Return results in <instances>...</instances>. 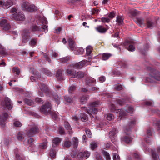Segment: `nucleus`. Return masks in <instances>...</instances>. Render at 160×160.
Wrapping results in <instances>:
<instances>
[{
  "instance_id": "f257e3e1",
  "label": "nucleus",
  "mask_w": 160,
  "mask_h": 160,
  "mask_svg": "<svg viewBox=\"0 0 160 160\" xmlns=\"http://www.w3.org/2000/svg\"><path fill=\"white\" fill-rule=\"evenodd\" d=\"M135 122L136 121L134 120L131 121L127 126L124 128L125 132L128 135L122 137L121 140L126 143H129L132 141V138L128 135V134L131 131V128L135 125Z\"/></svg>"
},
{
  "instance_id": "f03ea898",
  "label": "nucleus",
  "mask_w": 160,
  "mask_h": 160,
  "mask_svg": "<svg viewBox=\"0 0 160 160\" xmlns=\"http://www.w3.org/2000/svg\"><path fill=\"white\" fill-rule=\"evenodd\" d=\"M147 69L151 72L150 78H146V80L147 82H155L154 80L160 81V72L157 71L154 68L150 67H147Z\"/></svg>"
},
{
  "instance_id": "7ed1b4c3",
  "label": "nucleus",
  "mask_w": 160,
  "mask_h": 160,
  "mask_svg": "<svg viewBox=\"0 0 160 160\" xmlns=\"http://www.w3.org/2000/svg\"><path fill=\"white\" fill-rule=\"evenodd\" d=\"M99 103L98 101H95L92 102L90 105V107L89 109H87L86 108L82 107L85 110H87V112L91 115L92 117L93 116L92 114H96L98 112L97 107L99 105Z\"/></svg>"
},
{
  "instance_id": "20e7f679",
  "label": "nucleus",
  "mask_w": 160,
  "mask_h": 160,
  "mask_svg": "<svg viewBox=\"0 0 160 160\" xmlns=\"http://www.w3.org/2000/svg\"><path fill=\"white\" fill-rule=\"evenodd\" d=\"M11 116V114L6 111L2 112V114L0 115V125L2 128L5 127L6 122Z\"/></svg>"
},
{
  "instance_id": "39448f33",
  "label": "nucleus",
  "mask_w": 160,
  "mask_h": 160,
  "mask_svg": "<svg viewBox=\"0 0 160 160\" xmlns=\"http://www.w3.org/2000/svg\"><path fill=\"white\" fill-rule=\"evenodd\" d=\"M51 107L52 105L51 103L48 101L47 102L40 108V112L42 113L48 115L52 110Z\"/></svg>"
},
{
  "instance_id": "423d86ee",
  "label": "nucleus",
  "mask_w": 160,
  "mask_h": 160,
  "mask_svg": "<svg viewBox=\"0 0 160 160\" xmlns=\"http://www.w3.org/2000/svg\"><path fill=\"white\" fill-rule=\"evenodd\" d=\"M21 35L22 43L23 44L27 43L28 40L30 37V33L29 30L26 29L23 30L22 31Z\"/></svg>"
},
{
  "instance_id": "0eeeda50",
  "label": "nucleus",
  "mask_w": 160,
  "mask_h": 160,
  "mask_svg": "<svg viewBox=\"0 0 160 160\" xmlns=\"http://www.w3.org/2000/svg\"><path fill=\"white\" fill-rule=\"evenodd\" d=\"M111 110L112 112H114L115 110L116 112L118 115V119L119 120H121L125 116L127 115V113L126 112L123 110L122 109H118L117 110L115 109V106L114 104L111 105Z\"/></svg>"
},
{
  "instance_id": "6e6552de",
  "label": "nucleus",
  "mask_w": 160,
  "mask_h": 160,
  "mask_svg": "<svg viewBox=\"0 0 160 160\" xmlns=\"http://www.w3.org/2000/svg\"><path fill=\"white\" fill-rule=\"evenodd\" d=\"M39 130L38 127L36 125L31 127L30 128L27 130V134L29 137H33L35 135L39 132Z\"/></svg>"
},
{
  "instance_id": "1a4fd4ad",
  "label": "nucleus",
  "mask_w": 160,
  "mask_h": 160,
  "mask_svg": "<svg viewBox=\"0 0 160 160\" xmlns=\"http://www.w3.org/2000/svg\"><path fill=\"white\" fill-rule=\"evenodd\" d=\"M1 105L3 108H6L9 110L11 109L13 106L11 100L7 97L5 98L4 101L1 102Z\"/></svg>"
},
{
  "instance_id": "9d476101",
  "label": "nucleus",
  "mask_w": 160,
  "mask_h": 160,
  "mask_svg": "<svg viewBox=\"0 0 160 160\" xmlns=\"http://www.w3.org/2000/svg\"><path fill=\"white\" fill-rule=\"evenodd\" d=\"M12 17L17 21H22L25 19V16L21 12H16L13 14Z\"/></svg>"
},
{
  "instance_id": "9b49d317",
  "label": "nucleus",
  "mask_w": 160,
  "mask_h": 160,
  "mask_svg": "<svg viewBox=\"0 0 160 160\" xmlns=\"http://www.w3.org/2000/svg\"><path fill=\"white\" fill-rule=\"evenodd\" d=\"M133 42L131 41L126 40L123 43V45L125 46H128L126 47V48L128 51L131 52L134 51L135 48L133 45Z\"/></svg>"
},
{
  "instance_id": "f8f14e48",
  "label": "nucleus",
  "mask_w": 160,
  "mask_h": 160,
  "mask_svg": "<svg viewBox=\"0 0 160 160\" xmlns=\"http://www.w3.org/2000/svg\"><path fill=\"white\" fill-rule=\"evenodd\" d=\"M145 24L147 28L152 29L156 26L157 22L153 21L151 19L148 18L146 19Z\"/></svg>"
},
{
  "instance_id": "ddd939ff",
  "label": "nucleus",
  "mask_w": 160,
  "mask_h": 160,
  "mask_svg": "<svg viewBox=\"0 0 160 160\" xmlns=\"http://www.w3.org/2000/svg\"><path fill=\"white\" fill-rule=\"evenodd\" d=\"M38 86L40 87L41 89H42L44 92L47 96L51 94V92L48 88L43 83H41L38 84Z\"/></svg>"
},
{
  "instance_id": "4468645a",
  "label": "nucleus",
  "mask_w": 160,
  "mask_h": 160,
  "mask_svg": "<svg viewBox=\"0 0 160 160\" xmlns=\"http://www.w3.org/2000/svg\"><path fill=\"white\" fill-rule=\"evenodd\" d=\"M0 26L3 28L5 30H8L11 28V26L8 21L6 19H2L0 22Z\"/></svg>"
},
{
  "instance_id": "2eb2a0df",
  "label": "nucleus",
  "mask_w": 160,
  "mask_h": 160,
  "mask_svg": "<svg viewBox=\"0 0 160 160\" xmlns=\"http://www.w3.org/2000/svg\"><path fill=\"white\" fill-rule=\"evenodd\" d=\"M90 155V153L88 151H84L79 152L77 156L79 160H82L83 158H87Z\"/></svg>"
},
{
  "instance_id": "dca6fc26",
  "label": "nucleus",
  "mask_w": 160,
  "mask_h": 160,
  "mask_svg": "<svg viewBox=\"0 0 160 160\" xmlns=\"http://www.w3.org/2000/svg\"><path fill=\"white\" fill-rule=\"evenodd\" d=\"M68 4L76 6L83 5L82 0H68Z\"/></svg>"
},
{
  "instance_id": "f3484780",
  "label": "nucleus",
  "mask_w": 160,
  "mask_h": 160,
  "mask_svg": "<svg viewBox=\"0 0 160 160\" xmlns=\"http://www.w3.org/2000/svg\"><path fill=\"white\" fill-rule=\"evenodd\" d=\"M96 80L93 78L90 77H87L85 80V84L87 85L90 87L93 84L96 83Z\"/></svg>"
},
{
  "instance_id": "a211bd4d",
  "label": "nucleus",
  "mask_w": 160,
  "mask_h": 160,
  "mask_svg": "<svg viewBox=\"0 0 160 160\" xmlns=\"http://www.w3.org/2000/svg\"><path fill=\"white\" fill-rule=\"evenodd\" d=\"M63 69H58L56 72L55 76L57 80L58 81H61L63 80L62 72Z\"/></svg>"
},
{
  "instance_id": "6ab92c4d",
  "label": "nucleus",
  "mask_w": 160,
  "mask_h": 160,
  "mask_svg": "<svg viewBox=\"0 0 160 160\" xmlns=\"http://www.w3.org/2000/svg\"><path fill=\"white\" fill-rule=\"evenodd\" d=\"M67 74L70 76H72L73 78H75L76 76V71L74 70V69L72 68H69L67 69L66 71Z\"/></svg>"
},
{
  "instance_id": "aec40b11",
  "label": "nucleus",
  "mask_w": 160,
  "mask_h": 160,
  "mask_svg": "<svg viewBox=\"0 0 160 160\" xmlns=\"http://www.w3.org/2000/svg\"><path fill=\"white\" fill-rule=\"evenodd\" d=\"M136 22L142 28H143L146 26V24L144 22V19L142 18H138L136 19Z\"/></svg>"
},
{
  "instance_id": "412c9836",
  "label": "nucleus",
  "mask_w": 160,
  "mask_h": 160,
  "mask_svg": "<svg viewBox=\"0 0 160 160\" xmlns=\"http://www.w3.org/2000/svg\"><path fill=\"white\" fill-rule=\"evenodd\" d=\"M86 62L88 63V61L87 60H83L75 64V66L77 68H80L86 64Z\"/></svg>"
},
{
  "instance_id": "4be33fe9",
  "label": "nucleus",
  "mask_w": 160,
  "mask_h": 160,
  "mask_svg": "<svg viewBox=\"0 0 160 160\" xmlns=\"http://www.w3.org/2000/svg\"><path fill=\"white\" fill-rule=\"evenodd\" d=\"M95 29L97 31L101 33H105L107 30V29L104 28L102 25L98 26L95 28Z\"/></svg>"
},
{
  "instance_id": "5701e85b",
  "label": "nucleus",
  "mask_w": 160,
  "mask_h": 160,
  "mask_svg": "<svg viewBox=\"0 0 160 160\" xmlns=\"http://www.w3.org/2000/svg\"><path fill=\"white\" fill-rule=\"evenodd\" d=\"M138 13V12L136 9L130 10L128 13V15L131 17L137 16Z\"/></svg>"
},
{
  "instance_id": "b1692460",
  "label": "nucleus",
  "mask_w": 160,
  "mask_h": 160,
  "mask_svg": "<svg viewBox=\"0 0 160 160\" xmlns=\"http://www.w3.org/2000/svg\"><path fill=\"white\" fill-rule=\"evenodd\" d=\"M69 45L70 49L71 50H74L76 48L74 41L72 39L69 38L68 40Z\"/></svg>"
},
{
  "instance_id": "393cba45",
  "label": "nucleus",
  "mask_w": 160,
  "mask_h": 160,
  "mask_svg": "<svg viewBox=\"0 0 160 160\" xmlns=\"http://www.w3.org/2000/svg\"><path fill=\"white\" fill-rule=\"evenodd\" d=\"M61 141L59 138H54L52 141V146L53 148L57 147Z\"/></svg>"
},
{
  "instance_id": "a878e982",
  "label": "nucleus",
  "mask_w": 160,
  "mask_h": 160,
  "mask_svg": "<svg viewBox=\"0 0 160 160\" xmlns=\"http://www.w3.org/2000/svg\"><path fill=\"white\" fill-rule=\"evenodd\" d=\"M38 41V38H34L31 39L30 41L29 42V44L31 47H35L37 45Z\"/></svg>"
},
{
  "instance_id": "bb28decb",
  "label": "nucleus",
  "mask_w": 160,
  "mask_h": 160,
  "mask_svg": "<svg viewBox=\"0 0 160 160\" xmlns=\"http://www.w3.org/2000/svg\"><path fill=\"white\" fill-rule=\"evenodd\" d=\"M64 126L66 129L68 130V132L69 135L72 134L73 132L71 126L68 122H64Z\"/></svg>"
},
{
  "instance_id": "cd10ccee",
  "label": "nucleus",
  "mask_w": 160,
  "mask_h": 160,
  "mask_svg": "<svg viewBox=\"0 0 160 160\" xmlns=\"http://www.w3.org/2000/svg\"><path fill=\"white\" fill-rule=\"evenodd\" d=\"M24 7L25 10L31 12L35 11L36 9L35 8V6L34 5H31L29 6L25 5Z\"/></svg>"
},
{
  "instance_id": "c85d7f7f",
  "label": "nucleus",
  "mask_w": 160,
  "mask_h": 160,
  "mask_svg": "<svg viewBox=\"0 0 160 160\" xmlns=\"http://www.w3.org/2000/svg\"><path fill=\"white\" fill-rule=\"evenodd\" d=\"M8 55L6 49L0 44V55L5 56Z\"/></svg>"
},
{
  "instance_id": "c756f323",
  "label": "nucleus",
  "mask_w": 160,
  "mask_h": 160,
  "mask_svg": "<svg viewBox=\"0 0 160 160\" xmlns=\"http://www.w3.org/2000/svg\"><path fill=\"white\" fill-rule=\"evenodd\" d=\"M118 132V131L117 128H114L112 130L110 131L109 133L110 137H115L116 135Z\"/></svg>"
},
{
  "instance_id": "7c9ffc66",
  "label": "nucleus",
  "mask_w": 160,
  "mask_h": 160,
  "mask_svg": "<svg viewBox=\"0 0 160 160\" xmlns=\"http://www.w3.org/2000/svg\"><path fill=\"white\" fill-rule=\"evenodd\" d=\"M24 102L27 105L29 106L33 105L34 102L32 100L27 98H25L23 99Z\"/></svg>"
},
{
  "instance_id": "2f4dec72",
  "label": "nucleus",
  "mask_w": 160,
  "mask_h": 160,
  "mask_svg": "<svg viewBox=\"0 0 160 160\" xmlns=\"http://www.w3.org/2000/svg\"><path fill=\"white\" fill-rule=\"evenodd\" d=\"M31 29L32 32L40 31H41L40 27L36 25L32 26L31 28Z\"/></svg>"
},
{
  "instance_id": "473e14b6",
  "label": "nucleus",
  "mask_w": 160,
  "mask_h": 160,
  "mask_svg": "<svg viewBox=\"0 0 160 160\" xmlns=\"http://www.w3.org/2000/svg\"><path fill=\"white\" fill-rule=\"evenodd\" d=\"M112 56V54L108 53H104L102 54V59L103 60H108Z\"/></svg>"
},
{
  "instance_id": "72a5a7b5",
  "label": "nucleus",
  "mask_w": 160,
  "mask_h": 160,
  "mask_svg": "<svg viewBox=\"0 0 160 160\" xmlns=\"http://www.w3.org/2000/svg\"><path fill=\"white\" fill-rule=\"evenodd\" d=\"M72 145V142L69 139H66L63 143V146L64 147L69 148Z\"/></svg>"
},
{
  "instance_id": "f704fd0d",
  "label": "nucleus",
  "mask_w": 160,
  "mask_h": 160,
  "mask_svg": "<svg viewBox=\"0 0 160 160\" xmlns=\"http://www.w3.org/2000/svg\"><path fill=\"white\" fill-rule=\"evenodd\" d=\"M14 152L15 155L16 160H23L19 155L18 154V149H14Z\"/></svg>"
},
{
  "instance_id": "c9c22d12",
  "label": "nucleus",
  "mask_w": 160,
  "mask_h": 160,
  "mask_svg": "<svg viewBox=\"0 0 160 160\" xmlns=\"http://www.w3.org/2000/svg\"><path fill=\"white\" fill-rule=\"evenodd\" d=\"M149 46L148 44H147L145 45L144 46V48H139V51L142 53L143 54L145 55V51L146 50H147L149 48Z\"/></svg>"
},
{
  "instance_id": "e433bc0d",
  "label": "nucleus",
  "mask_w": 160,
  "mask_h": 160,
  "mask_svg": "<svg viewBox=\"0 0 160 160\" xmlns=\"http://www.w3.org/2000/svg\"><path fill=\"white\" fill-rule=\"evenodd\" d=\"M56 152L54 149L51 148L49 153V156L52 158H54L56 156Z\"/></svg>"
},
{
  "instance_id": "4c0bfd02",
  "label": "nucleus",
  "mask_w": 160,
  "mask_h": 160,
  "mask_svg": "<svg viewBox=\"0 0 160 160\" xmlns=\"http://www.w3.org/2000/svg\"><path fill=\"white\" fill-rule=\"evenodd\" d=\"M48 141L45 140V141L41 143L39 146L40 148L42 149H46L47 147Z\"/></svg>"
},
{
  "instance_id": "58836bf2",
  "label": "nucleus",
  "mask_w": 160,
  "mask_h": 160,
  "mask_svg": "<svg viewBox=\"0 0 160 160\" xmlns=\"http://www.w3.org/2000/svg\"><path fill=\"white\" fill-rule=\"evenodd\" d=\"M84 73L82 71H79L76 73V78H83L84 76Z\"/></svg>"
},
{
  "instance_id": "ea45409f",
  "label": "nucleus",
  "mask_w": 160,
  "mask_h": 160,
  "mask_svg": "<svg viewBox=\"0 0 160 160\" xmlns=\"http://www.w3.org/2000/svg\"><path fill=\"white\" fill-rule=\"evenodd\" d=\"M72 143L73 148H77L78 145V140L76 137H73L72 140Z\"/></svg>"
},
{
  "instance_id": "a19ab883",
  "label": "nucleus",
  "mask_w": 160,
  "mask_h": 160,
  "mask_svg": "<svg viewBox=\"0 0 160 160\" xmlns=\"http://www.w3.org/2000/svg\"><path fill=\"white\" fill-rule=\"evenodd\" d=\"M49 114H50L51 115L52 118L54 120H56L58 118V115L53 110H51Z\"/></svg>"
},
{
  "instance_id": "79ce46f5",
  "label": "nucleus",
  "mask_w": 160,
  "mask_h": 160,
  "mask_svg": "<svg viewBox=\"0 0 160 160\" xmlns=\"http://www.w3.org/2000/svg\"><path fill=\"white\" fill-rule=\"evenodd\" d=\"M89 98V96L88 95H83L82 96L80 99V101L81 102L83 103L86 102Z\"/></svg>"
},
{
  "instance_id": "37998d69",
  "label": "nucleus",
  "mask_w": 160,
  "mask_h": 160,
  "mask_svg": "<svg viewBox=\"0 0 160 160\" xmlns=\"http://www.w3.org/2000/svg\"><path fill=\"white\" fill-rule=\"evenodd\" d=\"M12 71L13 72L15 73V74L18 75L20 74V71L18 67H15L12 68Z\"/></svg>"
},
{
  "instance_id": "c03bdc74",
  "label": "nucleus",
  "mask_w": 160,
  "mask_h": 160,
  "mask_svg": "<svg viewBox=\"0 0 160 160\" xmlns=\"http://www.w3.org/2000/svg\"><path fill=\"white\" fill-rule=\"evenodd\" d=\"M153 125L155 126L158 127L157 129H160V120H156L153 121Z\"/></svg>"
},
{
  "instance_id": "a18cd8bd",
  "label": "nucleus",
  "mask_w": 160,
  "mask_h": 160,
  "mask_svg": "<svg viewBox=\"0 0 160 160\" xmlns=\"http://www.w3.org/2000/svg\"><path fill=\"white\" fill-rule=\"evenodd\" d=\"M12 5V2L10 1H7L3 3L4 8H7Z\"/></svg>"
},
{
  "instance_id": "49530a36",
  "label": "nucleus",
  "mask_w": 160,
  "mask_h": 160,
  "mask_svg": "<svg viewBox=\"0 0 160 160\" xmlns=\"http://www.w3.org/2000/svg\"><path fill=\"white\" fill-rule=\"evenodd\" d=\"M81 119L82 121H85L88 120V116L84 113H82L80 114Z\"/></svg>"
},
{
  "instance_id": "de8ad7c7",
  "label": "nucleus",
  "mask_w": 160,
  "mask_h": 160,
  "mask_svg": "<svg viewBox=\"0 0 160 160\" xmlns=\"http://www.w3.org/2000/svg\"><path fill=\"white\" fill-rule=\"evenodd\" d=\"M103 154L106 157V160H111L110 155L107 152L103 151L102 152Z\"/></svg>"
},
{
  "instance_id": "09e8293b",
  "label": "nucleus",
  "mask_w": 160,
  "mask_h": 160,
  "mask_svg": "<svg viewBox=\"0 0 160 160\" xmlns=\"http://www.w3.org/2000/svg\"><path fill=\"white\" fill-rule=\"evenodd\" d=\"M70 58L68 57H66L61 58L60 59V61L62 63H66L69 61Z\"/></svg>"
},
{
  "instance_id": "8fccbe9b",
  "label": "nucleus",
  "mask_w": 160,
  "mask_h": 160,
  "mask_svg": "<svg viewBox=\"0 0 160 160\" xmlns=\"http://www.w3.org/2000/svg\"><path fill=\"white\" fill-rule=\"evenodd\" d=\"M92 48L91 46H88L87 47V48H86V54H87V55L88 56L90 54L92 51Z\"/></svg>"
},
{
  "instance_id": "3c124183",
  "label": "nucleus",
  "mask_w": 160,
  "mask_h": 160,
  "mask_svg": "<svg viewBox=\"0 0 160 160\" xmlns=\"http://www.w3.org/2000/svg\"><path fill=\"white\" fill-rule=\"evenodd\" d=\"M152 157L154 160H158V156L157 155L156 153L152 149H151Z\"/></svg>"
},
{
  "instance_id": "603ef678",
  "label": "nucleus",
  "mask_w": 160,
  "mask_h": 160,
  "mask_svg": "<svg viewBox=\"0 0 160 160\" xmlns=\"http://www.w3.org/2000/svg\"><path fill=\"white\" fill-rule=\"evenodd\" d=\"M76 86L74 85H72L70 86L68 90L69 92L70 93H72L76 90Z\"/></svg>"
},
{
  "instance_id": "864d4df0",
  "label": "nucleus",
  "mask_w": 160,
  "mask_h": 160,
  "mask_svg": "<svg viewBox=\"0 0 160 160\" xmlns=\"http://www.w3.org/2000/svg\"><path fill=\"white\" fill-rule=\"evenodd\" d=\"M13 125L16 127H20L22 126V123L18 121L14 120Z\"/></svg>"
},
{
  "instance_id": "5fc2aeb1",
  "label": "nucleus",
  "mask_w": 160,
  "mask_h": 160,
  "mask_svg": "<svg viewBox=\"0 0 160 160\" xmlns=\"http://www.w3.org/2000/svg\"><path fill=\"white\" fill-rule=\"evenodd\" d=\"M53 98L56 102V103L58 104H59L60 103V98L59 97V96L57 95H55L53 96Z\"/></svg>"
},
{
  "instance_id": "6e6d98bb",
  "label": "nucleus",
  "mask_w": 160,
  "mask_h": 160,
  "mask_svg": "<svg viewBox=\"0 0 160 160\" xmlns=\"http://www.w3.org/2000/svg\"><path fill=\"white\" fill-rule=\"evenodd\" d=\"M116 101L117 103L120 105H123L125 102V100L123 99L121 100L120 99H118L116 100Z\"/></svg>"
},
{
  "instance_id": "4d7b16f0",
  "label": "nucleus",
  "mask_w": 160,
  "mask_h": 160,
  "mask_svg": "<svg viewBox=\"0 0 160 160\" xmlns=\"http://www.w3.org/2000/svg\"><path fill=\"white\" fill-rule=\"evenodd\" d=\"M114 116L112 114L108 113L107 114V119L109 121L112 120L114 119Z\"/></svg>"
},
{
  "instance_id": "13d9d810",
  "label": "nucleus",
  "mask_w": 160,
  "mask_h": 160,
  "mask_svg": "<svg viewBox=\"0 0 160 160\" xmlns=\"http://www.w3.org/2000/svg\"><path fill=\"white\" fill-rule=\"evenodd\" d=\"M117 22L118 23V24H121L123 22V20L122 18L120 16H117L116 20Z\"/></svg>"
},
{
  "instance_id": "bf43d9fd",
  "label": "nucleus",
  "mask_w": 160,
  "mask_h": 160,
  "mask_svg": "<svg viewBox=\"0 0 160 160\" xmlns=\"http://www.w3.org/2000/svg\"><path fill=\"white\" fill-rule=\"evenodd\" d=\"M17 138L18 140L22 141L24 138L23 134L20 133H19L17 136Z\"/></svg>"
},
{
  "instance_id": "052dcab7",
  "label": "nucleus",
  "mask_w": 160,
  "mask_h": 160,
  "mask_svg": "<svg viewBox=\"0 0 160 160\" xmlns=\"http://www.w3.org/2000/svg\"><path fill=\"white\" fill-rule=\"evenodd\" d=\"M43 72L48 76H51L52 75V73L50 71L48 70L44 69Z\"/></svg>"
},
{
  "instance_id": "680f3d73",
  "label": "nucleus",
  "mask_w": 160,
  "mask_h": 160,
  "mask_svg": "<svg viewBox=\"0 0 160 160\" xmlns=\"http://www.w3.org/2000/svg\"><path fill=\"white\" fill-rule=\"evenodd\" d=\"M64 99L67 102H70L72 101V99L71 97L68 95H65L64 96Z\"/></svg>"
},
{
  "instance_id": "e2e57ef3",
  "label": "nucleus",
  "mask_w": 160,
  "mask_h": 160,
  "mask_svg": "<svg viewBox=\"0 0 160 160\" xmlns=\"http://www.w3.org/2000/svg\"><path fill=\"white\" fill-rule=\"evenodd\" d=\"M101 21L103 22H110L109 18H102L101 19Z\"/></svg>"
},
{
  "instance_id": "0e129e2a",
  "label": "nucleus",
  "mask_w": 160,
  "mask_h": 160,
  "mask_svg": "<svg viewBox=\"0 0 160 160\" xmlns=\"http://www.w3.org/2000/svg\"><path fill=\"white\" fill-rule=\"evenodd\" d=\"M133 158H134L139 160L140 158L139 155L137 152H135L133 155Z\"/></svg>"
},
{
  "instance_id": "69168bd1",
  "label": "nucleus",
  "mask_w": 160,
  "mask_h": 160,
  "mask_svg": "<svg viewBox=\"0 0 160 160\" xmlns=\"http://www.w3.org/2000/svg\"><path fill=\"white\" fill-rule=\"evenodd\" d=\"M118 65L123 68H125L127 66V65L125 62H122V61H120L118 62Z\"/></svg>"
},
{
  "instance_id": "338daca9",
  "label": "nucleus",
  "mask_w": 160,
  "mask_h": 160,
  "mask_svg": "<svg viewBox=\"0 0 160 160\" xmlns=\"http://www.w3.org/2000/svg\"><path fill=\"white\" fill-rule=\"evenodd\" d=\"M122 87L121 85H117L115 87V89L117 91L121 90L122 89Z\"/></svg>"
},
{
  "instance_id": "774afa93",
  "label": "nucleus",
  "mask_w": 160,
  "mask_h": 160,
  "mask_svg": "<svg viewBox=\"0 0 160 160\" xmlns=\"http://www.w3.org/2000/svg\"><path fill=\"white\" fill-rule=\"evenodd\" d=\"M113 160H119L120 158L119 156L116 154V153H114L113 154Z\"/></svg>"
}]
</instances>
